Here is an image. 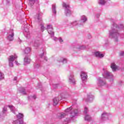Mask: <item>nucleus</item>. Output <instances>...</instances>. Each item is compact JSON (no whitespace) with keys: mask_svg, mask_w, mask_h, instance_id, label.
<instances>
[{"mask_svg":"<svg viewBox=\"0 0 124 124\" xmlns=\"http://www.w3.org/2000/svg\"><path fill=\"white\" fill-rule=\"evenodd\" d=\"M93 99H94V96L92 93H90L87 95V98L84 99L83 100L86 102H92Z\"/></svg>","mask_w":124,"mask_h":124,"instance_id":"13","label":"nucleus"},{"mask_svg":"<svg viewBox=\"0 0 124 124\" xmlns=\"http://www.w3.org/2000/svg\"><path fill=\"white\" fill-rule=\"evenodd\" d=\"M69 82L71 84H73V85L75 84V79L74 78V76L72 73H70L69 76Z\"/></svg>","mask_w":124,"mask_h":124,"instance_id":"14","label":"nucleus"},{"mask_svg":"<svg viewBox=\"0 0 124 124\" xmlns=\"http://www.w3.org/2000/svg\"><path fill=\"white\" fill-rule=\"evenodd\" d=\"M23 120L20 121V120H17L16 121H14L13 122V124H23Z\"/></svg>","mask_w":124,"mask_h":124,"instance_id":"26","label":"nucleus"},{"mask_svg":"<svg viewBox=\"0 0 124 124\" xmlns=\"http://www.w3.org/2000/svg\"><path fill=\"white\" fill-rule=\"evenodd\" d=\"M120 56H124V51H122L120 53Z\"/></svg>","mask_w":124,"mask_h":124,"instance_id":"42","label":"nucleus"},{"mask_svg":"<svg viewBox=\"0 0 124 124\" xmlns=\"http://www.w3.org/2000/svg\"><path fill=\"white\" fill-rule=\"evenodd\" d=\"M80 76L83 82H85V80H87L88 78V75L85 72H82Z\"/></svg>","mask_w":124,"mask_h":124,"instance_id":"15","label":"nucleus"},{"mask_svg":"<svg viewBox=\"0 0 124 124\" xmlns=\"http://www.w3.org/2000/svg\"><path fill=\"white\" fill-rule=\"evenodd\" d=\"M110 116H111L110 113H107L105 111L103 112L101 114V116L100 119V122L101 123H104V122L108 121V120H109Z\"/></svg>","mask_w":124,"mask_h":124,"instance_id":"5","label":"nucleus"},{"mask_svg":"<svg viewBox=\"0 0 124 124\" xmlns=\"http://www.w3.org/2000/svg\"><path fill=\"white\" fill-rule=\"evenodd\" d=\"M45 27H44V25L43 24H41V30L42 31H44V30H45Z\"/></svg>","mask_w":124,"mask_h":124,"instance_id":"38","label":"nucleus"},{"mask_svg":"<svg viewBox=\"0 0 124 124\" xmlns=\"http://www.w3.org/2000/svg\"><path fill=\"white\" fill-rule=\"evenodd\" d=\"M87 21H88V18L87 16H80V20L78 21L80 25H81V26H83Z\"/></svg>","mask_w":124,"mask_h":124,"instance_id":"12","label":"nucleus"},{"mask_svg":"<svg viewBox=\"0 0 124 124\" xmlns=\"http://www.w3.org/2000/svg\"><path fill=\"white\" fill-rule=\"evenodd\" d=\"M57 117L58 119H62V118H64V117H65V113H58L57 114Z\"/></svg>","mask_w":124,"mask_h":124,"instance_id":"22","label":"nucleus"},{"mask_svg":"<svg viewBox=\"0 0 124 124\" xmlns=\"http://www.w3.org/2000/svg\"><path fill=\"white\" fill-rule=\"evenodd\" d=\"M8 107L9 108H10L11 112H12L13 114L16 115V119H17V120H19V121H23L21 119L24 118V114L21 113H19L18 112V110H17V109H16L15 107H14V106H8Z\"/></svg>","mask_w":124,"mask_h":124,"instance_id":"2","label":"nucleus"},{"mask_svg":"<svg viewBox=\"0 0 124 124\" xmlns=\"http://www.w3.org/2000/svg\"><path fill=\"white\" fill-rule=\"evenodd\" d=\"M110 67L112 70V71H116L117 69H118V66L116 65V64L115 63H112L110 65Z\"/></svg>","mask_w":124,"mask_h":124,"instance_id":"21","label":"nucleus"},{"mask_svg":"<svg viewBox=\"0 0 124 124\" xmlns=\"http://www.w3.org/2000/svg\"><path fill=\"white\" fill-rule=\"evenodd\" d=\"M69 26L71 27H75V26H78V27H80L81 26V24H80V23H79V21H74L73 22L69 24Z\"/></svg>","mask_w":124,"mask_h":124,"instance_id":"16","label":"nucleus"},{"mask_svg":"<svg viewBox=\"0 0 124 124\" xmlns=\"http://www.w3.org/2000/svg\"><path fill=\"white\" fill-rule=\"evenodd\" d=\"M72 110V107H70L69 108H68L66 110H65V112L66 113H69V112H70Z\"/></svg>","mask_w":124,"mask_h":124,"instance_id":"34","label":"nucleus"},{"mask_svg":"<svg viewBox=\"0 0 124 124\" xmlns=\"http://www.w3.org/2000/svg\"><path fill=\"white\" fill-rule=\"evenodd\" d=\"M44 55H46V53L45 52V50L43 51V52L40 55V57L43 58L44 59L45 61H46V62H47V57H45V56H44Z\"/></svg>","mask_w":124,"mask_h":124,"instance_id":"23","label":"nucleus"},{"mask_svg":"<svg viewBox=\"0 0 124 124\" xmlns=\"http://www.w3.org/2000/svg\"><path fill=\"white\" fill-rule=\"evenodd\" d=\"M40 67V65L38 63H35L34 65V69H38Z\"/></svg>","mask_w":124,"mask_h":124,"instance_id":"32","label":"nucleus"},{"mask_svg":"<svg viewBox=\"0 0 124 124\" xmlns=\"http://www.w3.org/2000/svg\"><path fill=\"white\" fill-rule=\"evenodd\" d=\"M19 40L20 42H21V40H20V39H19Z\"/></svg>","mask_w":124,"mask_h":124,"instance_id":"45","label":"nucleus"},{"mask_svg":"<svg viewBox=\"0 0 124 124\" xmlns=\"http://www.w3.org/2000/svg\"><path fill=\"white\" fill-rule=\"evenodd\" d=\"M46 30L49 34H50L51 38H52V39H53V40L55 41H57L58 38L54 37V34H55V33L53 31V26H52L51 25H47Z\"/></svg>","mask_w":124,"mask_h":124,"instance_id":"4","label":"nucleus"},{"mask_svg":"<svg viewBox=\"0 0 124 124\" xmlns=\"http://www.w3.org/2000/svg\"><path fill=\"white\" fill-rule=\"evenodd\" d=\"M18 57L17 56V55L14 54V55H11L9 57V65L11 67H13V62H14V61H15Z\"/></svg>","mask_w":124,"mask_h":124,"instance_id":"8","label":"nucleus"},{"mask_svg":"<svg viewBox=\"0 0 124 124\" xmlns=\"http://www.w3.org/2000/svg\"><path fill=\"white\" fill-rule=\"evenodd\" d=\"M40 46V41L39 40H35L33 44V46L35 49H37Z\"/></svg>","mask_w":124,"mask_h":124,"instance_id":"19","label":"nucleus"},{"mask_svg":"<svg viewBox=\"0 0 124 124\" xmlns=\"http://www.w3.org/2000/svg\"><path fill=\"white\" fill-rule=\"evenodd\" d=\"M99 4H101V5H104V4H105V3L106 1H105V0H99Z\"/></svg>","mask_w":124,"mask_h":124,"instance_id":"30","label":"nucleus"},{"mask_svg":"<svg viewBox=\"0 0 124 124\" xmlns=\"http://www.w3.org/2000/svg\"><path fill=\"white\" fill-rule=\"evenodd\" d=\"M19 93L21 94H26V90L24 88H19Z\"/></svg>","mask_w":124,"mask_h":124,"instance_id":"27","label":"nucleus"},{"mask_svg":"<svg viewBox=\"0 0 124 124\" xmlns=\"http://www.w3.org/2000/svg\"><path fill=\"white\" fill-rule=\"evenodd\" d=\"M83 48H86V47L82 46L80 47V49H83Z\"/></svg>","mask_w":124,"mask_h":124,"instance_id":"44","label":"nucleus"},{"mask_svg":"<svg viewBox=\"0 0 124 124\" xmlns=\"http://www.w3.org/2000/svg\"><path fill=\"white\" fill-rule=\"evenodd\" d=\"M36 98V95H34L33 96H30L28 97L29 99H35Z\"/></svg>","mask_w":124,"mask_h":124,"instance_id":"35","label":"nucleus"},{"mask_svg":"<svg viewBox=\"0 0 124 124\" xmlns=\"http://www.w3.org/2000/svg\"><path fill=\"white\" fill-rule=\"evenodd\" d=\"M62 6L65 8V13L66 16H69L71 14V11H70V6L69 4L65 2L62 3Z\"/></svg>","mask_w":124,"mask_h":124,"instance_id":"7","label":"nucleus"},{"mask_svg":"<svg viewBox=\"0 0 124 124\" xmlns=\"http://www.w3.org/2000/svg\"><path fill=\"white\" fill-rule=\"evenodd\" d=\"M59 98H54L53 99V105L56 106L59 103Z\"/></svg>","mask_w":124,"mask_h":124,"instance_id":"25","label":"nucleus"},{"mask_svg":"<svg viewBox=\"0 0 124 124\" xmlns=\"http://www.w3.org/2000/svg\"><path fill=\"white\" fill-rule=\"evenodd\" d=\"M37 19L39 21V22H41V21H42V19L41 18V16L40 15V14L38 15Z\"/></svg>","mask_w":124,"mask_h":124,"instance_id":"37","label":"nucleus"},{"mask_svg":"<svg viewBox=\"0 0 124 124\" xmlns=\"http://www.w3.org/2000/svg\"><path fill=\"white\" fill-rule=\"evenodd\" d=\"M106 84V82L102 78H98L97 79V85L98 87L104 86Z\"/></svg>","mask_w":124,"mask_h":124,"instance_id":"10","label":"nucleus"},{"mask_svg":"<svg viewBox=\"0 0 124 124\" xmlns=\"http://www.w3.org/2000/svg\"><path fill=\"white\" fill-rule=\"evenodd\" d=\"M24 35L27 39L31 38V33H30V31L29 29H24Z\"/></svg>","mask_w":124,"mask_h":124,"instance_id":"18","label":"nucleus"},{"mask_svg":"<svg viewBox=\"0 0 124 124\" xmlns=\"http://www.w3.org/2000/svg\"><path fill=\"white\" fill-rule=\"evenodd\" d=\"M100 16V14H97L96 15H95V17L96 18H99V16Z\"/></svg>","mask_w":124,"mask_h":124,"instance_id":"41","label":"nucleus"},{"mask_svg":"<svg viewBox=\"0 0 124 124\" xmlns=\"http://www.w3.org/2000/svg\"><path fill=\"white\" fill-rule=\"evenodd\" d=\"M7 112V106H4L3 108V110H2V113L3 114H5Z\"/></svg>","mask_w":124,"mask_h":124,"instance_id":"31","label":"nucleus"},{"mask_svg":"<svg viewBox=\"0 0 124 124\" xmlns=\"http://www.w3.org/2000/svg\"><path fill=\"white\" fill-rule=\"evenodd\" d=\"M94 55L96 58H99L100 59H102L104 57V54L101 53L99 51H96L94 52Z\"/></svg>","mask_w":124,"mask_h":124,"instance_id":"17","label":"nucleus"},{"mask_svg":"<svg viewBox=\"0 0 124 124\" xmlns=\"http://www.w3.org/2000/svg\"><path fill=\"white\" fill-rule=\"evenodd\" d=\"M13 81H14L15 84H16L17 83L18 81H17V77H15L14 78Z\"/></svg>","mask_w":124,"mask_h":124,"instance_id":"39","label":"nucleus"},{"mask_svg":"<svg viewBox=\"0 0 124 124\" xmlns=\"http://www.w3.org/2000/svg\"><path fill=\"white\" fill-rule=\"evenodd\" d=\"M7 39L9 41H12L14 39V31L13 30H11L7 33Z\"/></svg>","mask_w":124,"mask_h":124,"instance_id":"9","label":"nucleus"},{"mask_svg":"<svg viewBox=\"0 0 124 124\" xmlns=\"http://www.w3.org/2000/svg\"><path fill=\"white\" fill-rule=\"evenodd\" d=\"M34 2H35V0H29V4L31 5H33Z\"/></svg>","mask_w":124,"mask_h":124,"instance_id":"36","label":"nucleus"},{"mask_svg":"<svg viewBox=\"0 0 124 124\" xmlns=\"http://www.w3.org/2000/svg\"><path fill=\"white\" fill-rule=\"evenodd\" d=\"M15 63H16V65H19V63H18V62H17V61H15Z\"/></svg>","mask_w":124,"mask_h":124,"instance_id":"43","label":"nucleus"},{"mask_svg":"<svg viewBox=\"0 0 124 124\" xmlns=\"http://www.w3.org/2000/svg\"><path fill=\"white\" fill-rule=\"evenodd\" d=\"M59 62H63V63H66V62H67V59L66 58H61Z\"/></svg>","mask_w":124,"mask_h":124,"instance_id":"24","label":"nucleus"},{"mask_svg":"<svg viewBox=\"0 0 124 124\" xmlns=\"http://www.w3.org/2000/svg\"><path fill=\"white\" fill-rule=\"evenodd\" d=\"M59 41L60 43H62V42H63V40H62V39L61 37L59 38Z\"/></svg>","mask_w":124,"mask_h":124,"instance_id":"40","label":"nucleus"},{"mask_svg":"<svg viewBox=\"0 0 124 124\" xmlns=\"http://www.w3.org/2000/svg\"><path fill=\"white\" fill-rule=\"evenodd\" d=\"M113 28L109 31V38L114 39L115 42H118V41H119L118 37L120 36L119 31L124 30V25L123 24H120L117 25L116 23L113 22Z\"/></svg>","mask_w":124,"mask_h":124,"instance_id":"1","label":"nucleus"},{"mask_svg":"<svg viewBox=\"0 0 124 124\" xmlns=\"http://www.w3.org/2000/svg\"><path fill=\"white\" fill-rule=\"evenodd\" d=\"M31 53V48L30 47H26L24 50V53L28 54Z\"/></svg>","mask_w":124,"mask_h":124,"instance_id":"28","label":"nucleus"},{"mask_svg":"<svg viewBox=\"0 0 124 124\" xmlns=\"http://www.w3.org/2000/svg\"><path fill=\"white\" fill-rule=\"evenodd\" d=\"M24 65L29 64L31 62V58L28 56H25L24 58Z\"/></svg>","mask_w":124,"mask_h":124,"instance_id":"20","label":"nucleus"},{"mask_svg":"<svg viewBox=\"0 0 124 124\" xmlns=\"http://www.w3.org/2000/svg\"><path fill=\"white\" fill-rule=\"evenodd\" d=\"M52 12L53 14H55V15H56L57 11H56V4H53L52 5Z\"/></svg>","mask_w":124,"mask_h":124,"instance_id":"29","label":"nucleus"},{"mask_svg":"<svg viewBox=\"0 0 124 124\" xmlns=\"http://www.w3.org/2000/svg\"><path fill=\"white\" fill-rule=\"evenodd\" d=\"M88 112H89V109H88V108L85 107L84 108V113L86 114L84 119L85 121L90 122V121L92 120V117H91V116L89 115L88 114H87V113H88Z\"/></svg>","mask_w":124,"mask_h":124,"instance_id":"11","label":"nucleus"},{"mask_svg":"<svg viewBox=\"0 0 124 124\" xmlns=\"http://www.w3.org/2000/svg\"><path fill=\"white\" fill-rule=\"evenodd\" d=\"M30 44H31V43H30Z\"/></svg>","mask_w":124,"mask_h":124,"instance_id":"46","label":"nucleus"},{"mask_svg":"<svg viewBox=\"0 0 124 124\" xmlns=\"http://www.w3.org/2000/svg\"><path fill=\"white\" fill-rule=\"evenodd\" d=\"M2 79H4V74L0 72V80H2Z\"/></svg>","mask_w":124,"mask_h":124,"instance_id":"33","label":"nucleus"},{"mask_svg":"<svg viewBox=\"0 0 124 124\" xmlns=\"http://www.w3.org/2000/svg\"><path fill=\"white\" fill-rule=\"evenodd\" d=\"M103 71L104 73L102 74L103 76L104 77V78H106V79H109L110 82L112 83V82L114 81V76H113V74L105 69H103Z\"/></svg>","mask_w":124,"mask_h":124,"instance_id":"3","label":"nucleus"},{"mask_svg":"<svg viewBox=\"0 0 124 124\" xmlns=\"http://www.w3.org/2000/svg\"><path fill=\"white\" fill-rule=\"evenodd\" d=\"M70 115L71 119L66 118V120L65 121V124H68V123H69V122H70V121H71V120H72L73 118H75V117H76V116L78 115V109H74L73 111H72L70 113Z\"/></svg>","mask_w":124,"mask_h":124,"instance_id":"6","label":"nucleus"}]
</instances>
